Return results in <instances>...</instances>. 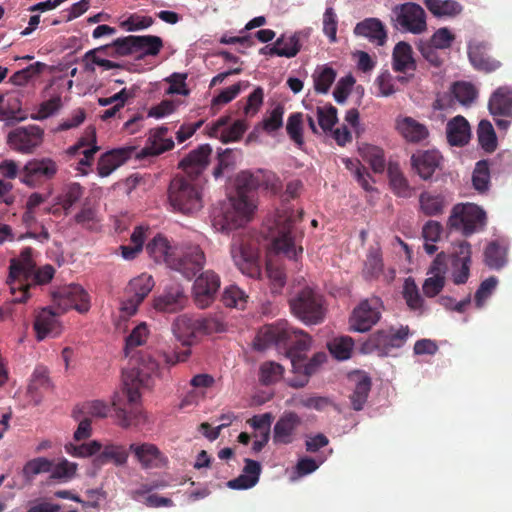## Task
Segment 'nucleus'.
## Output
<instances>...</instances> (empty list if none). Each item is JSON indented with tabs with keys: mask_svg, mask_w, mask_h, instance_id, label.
I'll return each mask as SVG.
<instances>
[{
	"mask_svg": "<svg viewBox=\"0 0 512 512\" xmlns=\"http://www.w3.org/2000/svg\"><path fill=\"white\" fill-rule=\"evenodd\" d=\"M402 296L411 311L418 315H421L426 311L425 301L422 298L418 286L413 278L408 277L405 279L402 288Z\"/></svg>",
	"mask_w": 512,
	"mask_h": 512,
	"instance_id": "obj_41",
	"label": "nucleus"
},
{
	"mask_svg": "<svg viewBox=\"0 0 512 512\" xmlns=\"http://www.w3.org/2000/svg\"><path fill=\"white\" fill-rule=\"evenodd\" d=\"M62 106H63V104H62L61 96L54 95L50 99L43 101L39 105L37 112L31 115V118L33 120H38V121L47 119V118L53 116L54 114H56L57 112H59L60 109L62 108Z\"/></svg>",
	"mask_w": 512,
	"mask_h": 512,
	"instance_id": "obj_56",
	"label": "nucleus"
},
{
	"mask_svg": "<svg viewBox=\"0 0 512 512\" xmlns=\"http://www.w3.org/2000/svg\"><path fill=\"white\" fill-rule=\"evenodd\" d=\"M54 301L62 311L75 309L79 313H86L90 309L89 295L78 284H70L58 290L54 294Z\"/></svg>",
	"mask_w": 512,
	"mask_h": 512,
	"instance_id": "obj_16",
	"label": "nucleus"
},
{
	"mask_svg": "<svg viewBox=\"0 0 512 512\" xmlns=\"http://www.w3.org/2000/svg\"><path fill=\"white\" fill-rule=\"evenodd\" d=\"M56 172L57 165L52 159H33L25 164L21 181L32 185L34 178H51Z\"/></svg>",
	"mask_w": 512,
	"mask_h": 512,
	"instance_id": "obj_26",
	"label": "nucleus"
},
{
	"mask_svg": "<svg viewBox=\"0 0 512 512\" xmlns=\"http://www.w3.org/2000/svg\"><path fill=\"white\" fill-rule=\"evenodd\" d=\"M125 357L129 367L122 374L123 388L114 393L111 402L120 425L130 427L144 421L143 412L138 407L141 390L152 387L161 375V368L155 356L147 350Z\"/></svg>",
	"mask_w": 512,
	"mask_h": 512,
	"instance_id": "obj_1",
	"label": "nucleus"
},
{
	"mask_svg": "<svg viewBox=\"0 0 512 512\" xmlns=\"http://www.w3.org/2000/svg\"><path fill=\"white\" fill-rule=\"evenodd\" d=\"M485 263L493 269L501 268L506 262V249L497 243H490L485 250Z\"/></svg>",
	"mask_w": 512,
	"mask_h": 512,
	"instance_id": "obj_61",
	"label": "nucleus"
},
{
	"mask_svg": "<svg viewBox=\"0 0 512 512\" xmlns=\"http://www.w3.org/2000/svg\"><path fill=\"white\" fill-rule=\"evenodd\" d=\"M353 346V340L348 336L334 338L328 344L330 353L338 360H346L350 358Z\"/></svg>",
	"mask_w": 512,
	"mask_h": 512,
	"instance_id": "obj_53",
	"label": "nucleus"
},
{
	"mask_svg": "<svg viewBox=\"0 0 512 512\" xmlns=\"http://www.w3.org/2000/svg\"><path fill=\"white\" fill-rule=\"evenodd\" d=\"M135 456L144 468L162 467L166 464V457L161 450H134Z\"/></svg>",
	"mask_w": 512,
	"mask_h": 512,
	"instance_id": "obj_58",
	"label": "nucleus"
},
{
	"mask_svg": "<svg viewBox=\"0 0 512 512\" xmlns=\"http://www.w3.org/2000/svg\"><path fill=\"white\" fill-rule=\"evenodd\" d=\"M135 152L134 147H123L103 154L98 161V173L101 177L109 176L124 164Z\"/></svg>",
	"mask_w": 512,
	"mask_h": 512,
	"instance_id": "obj_27",
	"label": "nucleus"
},
{
	"mask_svg": "<svg viewBox=\"0 0 512 512\" xmlns=\"http://www.w3.org/2000/svg\"><path fill=\"white\" fill-rule=\"evenodd\" d=\"M336 72L327 65L318 66L313 73L314 88L319 93H327L335 81Z\"/></svg>",
	"mask_w": 512,
	"mask_h": 512,
	"instance_id": "obj_48",
	"label": "nucleus"
},
{
	"mask_svg": "<svg viewBox=\"0 0 512 512\" xmlns=\"http://www.w3.org/2000/svg\"><path fill=\"white\" fill-rule=\"evenodd\" d=\"M110 409L109 406L101 400L89 401L79 409L74 411V417L80 420L78 413L83 414L84 417L104 418L108 415Z\"/></svg>",
	"mask_w": 512,
	"mask_h": 512,
	"instance_id": "obj_55",
	"label": "nucleus"
},
{
	"mask_svg": "<svg viewBox=\"0 0 512 512\" xmlns=\"http://www.w3.org/2000/svg\"><path fill=\"white\" fill-rule=\"evenodd\" d=\"M230 256L237 269L250 278L261 274L257 242L249 235L234 234L230 243Z\"/></svg>",
	"mask_w": 512,
	"mask_h": 512,
	"instance_id": "obj_8",
	"label": "nucleus"
},
{
	"mask_svg": "<svg viewBox=\"0 0 512 512\" xmlns=\"http://www.w3.org/2000/svg\"><path fill=\"white\" fill-rule=\"evenodd\" d=\"M34 328L38 340H43L48 336L55 337L60 331V323L56 313L50 309H42L35 320Z\"/></svg>",
	"mask_w": 512,
	"mask_h": 512,
	"instance_id": "obj_32",
	"label": "nucleus"
},
{
	"mask_svg": "<svg viewBox=\"0 0 512 512\" xmlns=\"http://www.w3.org/2000/svg\"><path fill=\"white\" fill-rule=\"evenodd\" d=\"M286 130L290 139L299 148H301L304 145L303 116L301 113H293L289 116L286 124Z\"/></svg>",
	"mask_w": 512,
	"mask_h": 512,
	"instance_id": "obj_57",
	"label": "nucleus"
},
{
	"mask_svg": "<svg viewBox=\"0 0 512 512\" xmlns=\"http://www.w3.org/2000/svg\"><path fill=\"white\" fill-rule=\"evenodd\" d=\"M82 148L85 149L82 151L83 157L79 160V165L89 166L94 154L99 149L98 146H96V132L94 128H88L86 130V136L81 138L76 145L69 148L68 152L70 154H76L78 150Z\"/></svg>",
	"mask_w": 512,
	"mask_h": 512,
	"instance_id": "obj_40",
	"label": "nucleus"
},
{
	"mask_svg": "<svg viewBox=\"0 0 512 512\" xmlns=\"http://www.w3.org/2000/svg\"><path fill=\"white\" fill-rule=\"evenodd\" d=\"M419 202L422 212L429 216L441 214L446 205L443 195L428 192L420 195Z\"/></svg>",
	"mask_w": 512,
	"mask_h": 512,
	"instance_id": "obj_49",
	"label": "nucleus"
},
{
	"mask_svg": "<svg viewBox=\"0 0 512 512\" xmlns=\"http://www.w3.org/2000/svg\"><path fill=\"white\" fill-rule=\"evenodd\" d=\"M396 129L406 141L411 143H420L429 137L428 128L412 117H398Z\"/></svg>",
	"mask_w": 512,
	"mask_h": 512,
	"instance_id": "obj_30",
	"label": "nucleus"
},
{
	"mask_svg": "<svg viewBox=\"0 0 512 512\" xmlns=\"http://www.w3.org/2000/svg\"><path fill=\"white\" fill-rule=\"evenodd\" d=\"M259 188L258 171L241 172L236 178V196L212 214V226L217 232L229 233L247 224L256 210L253 191Z\"/></svg>",
	"mask_w": 512,
	"mask_h": 512,
	"instance_id": "obj_2",
	"label": "nucleus"
},
{
	"mask_svg": "<svg viewBox=\"0 0 512 512\" xmlns=\"http://www.w3.org/2000/svg\"><path fill=\"white\" fill-rule=\"evenodd\" d=\"M146 250L155 262L165 263L170 268V261L176 253V244L172 245L166 237L157 235L147 244Z\"/></svg>",
	"mask_w": 512,
	"mask_h": 512,
	"instance_id": "obj_34",
	"label": "nucleus"
},
{
	"mask_svg": "<svg viewBox=\"0 0 512 512\" xmlns=\"http://www.w3.org/2000/svg\"><path fill=\"white\" fill-rule=\"evenodd\" d=\"M447 141L451 146H464L471 137V129L468 121L463 116H456L446 125Z\"/></svg>",
	"mask_w": 512,
	"mask_h": 512,
	"instance_id": "obj_33",
	"label": "nucleus"
},
{
	"mask_svg": "<svg viewBox=\"0 0 512 512\" xmlns=\"http://www.w3.org/2000/svg\"><path fill=\"white\" fill-rule=\"evenodd\" d=\"M53 462L43 458H35L28 461L23 467V476L30 481L35 475L51 471Z\"/></svg>",
	"mask_w": 512,
	"mask_h": 512,
	"instance_id": "obj_63",
	"label": "nucleus"
},
{
	"mask_svg": "<svg viewBox=\"0 0 512 512\" xmlns=\"http://www.w3.org/2000/svg\"><path fill=\"white\" fill-rule=\"evenodd\" d=\"M324 462V459L311 458V457H302L298 460L295 469L291 475V480L296 481L301 477L309 475L316 471L319 466Z\"/></svg>",
	"mask_w": 512,
	"mask_h": 512,
	"instance_id": "obj_59",
	"label": "nucleus"
},
{
	"mask_svg": "<svg viewBox=\"0 0 512 512\" xmlns=\"http://www.w3.org/2000/svg\"><path fill=\"white\" fill-rule=\"evenodd\" d=\"M54 274L55 269L49 264L36 270L32 258V249H23L20 256L12 259L10 264L7 284L13 296L12 301L24 302L29 297L28 287L31 284H46L53 278Z\"/></svg>",
	"mask_w": 512,
	"mask_h": 512,
	"instance_id": "obj_4",
	"label": "nucleus"
},
{
	"mask_svg": "<svg viewBox=\"0 0 512 512\" xmlns=\"http://www.w3.org/2000/svg\"><path fill=\"white\" fill-rule=\"evenodd\" d=\"M485 223V211L473 203L455 205L448 219L449 226L461 231L464 235L473 234L483 228Z\"/></svg>",
	"mask_w": 512,
	"mask_h": 512,
	"instance_id": "obj_12",
	"label": "nucleus"
},
{
	"mask_svg": "<svg viewBox=\"0 0 512 512\" xmlns=\"http://www.w3.org/2000/svg\"><path fill=\"white\" fill-rule=\"evenodd\" d=\"M109 53L111 51L107 45L88 51L84 56L85 70L94 72L96 66L104 70L119 68L120 64L105 58V56H110Z\"/></svg>",
	"mask_w": 512,
	"mask_h": 512,
	"instance_id": "obj_39",
	"label": "nucleus"
},
{
	"mask_svg": "<svg viewBox=\"0 0 512 512\" xmlns=\"http://www.w3.org/2000/svg\"><path fill=\"white\" fill-rule=\"evenodd\" d=\"M488 50V44L483 41L473 40L468 45V56L471 64L478 70L486 72L493 71L500 66V63L496 60L490 59L486 52Z\"/></svg>",
	"mask_w": 512,
	"mask_h": 512,
	"instance_id": "obj_31",
	"label": "nucleus"
},
{
	"mask_svg": "<svg viewBox=\"0 0 512 512\" xmlns=\"http://www.w3.org/2000/svg\"><path fill=\"white\" fill-rule=\"evenodd\" d=\"M409 335L407 326L390 331H380L374 334L367 343L364 344L362 350L364 353L378 351L381 354L387 347H400Z\"/></svg>",
	"mask_w": 512,
	"mask_h": 512,
	"instance_id": "obj_19",
	"label": "nucleus"
},
{
	"mask_svg": "<svg viewBox=\"0 0 512 512\" xmlns=\"http://www.w3.org/2000/svg\"><path fill=\"white\" fill-rule=\"evenodd\" d=\"M301 424L300 417L294 412H285L275 423L273 428V442L276 445L292 443L295 433Z\"/></svg>",
	"mask_w": 512,
	"mask_h": 512,
	"instance_id": "obj_23",
	"label": "nucleus"
},
{
	"mask_svg": "<svg viewBox=\"0 0 512 512\" xmlns=\"http://www.w3.org/2000/svg\"><path fill=\"white\" fill-rule=\"evenodd\" d=\"M354 34L368 39L377 46H383L387 41L385 25L378 18H366L357 23Z\"/></svg>",
	"mask_w": 512,
	"mask_h": 512,
	"instance_id": "obj_28",
	"label": "nucleus"
},
{
	"mask_svg": "<svg viewBox=\"0 0 512 512\" xmlns=\"http://www.w3.org/2000/svg\"><path fill=\"white\" fill-rule=\"evenodd\" d=\"M136 52L141 51L144 55L155 56L163 47L162 39L154 35L135 36Z\"/></svg>",
	"mask_w": 512,
	"mask_h": 512,
	"instance_id": "obj_54",
	"label": "nucleus"
},
{
	"mask_svg": "<svg viewBox=\"0 0 512 512\" xmlns=\"http://www.w3.org/2000/svg\"><path fill=\"white\" fill-rule=\"evenodd\" d=\"M424 4L436 17H452L462 10L461 5L454 0H424Z\"/></svg>",
	"mask_w": 512,
	"mask_h": 512,
	"instance_id": "obj_45",
	"label": "nucleus"
},
{
	"mask_svg": "<svg viewBox=\"0 0 512 512\" xmlns=\"http://www.w3.org/2000/svg\"><path fill=\"white\" fill-rule=\"evenodd\" d=\"M167 132L168 129L166 127H159L150 130L145 147L136 153V156L138 158L157 156L172 149L174 141L172 138L166 136Z\"/></svg>",
	"mask_w": 512,
	"mask_h": 512,
	"instance_id": "obj_24",
	"label": "nucleus"
},
{
	"mask_svg": "<svg viewBox=\"0 0 512 512\" xmlns=\"http://www.w3.org/2000/svg\"><path fill=\"white\" fill-rule=\"evenodd\" d=\"M441 159L436 150L417 151L411 157V165L423 180H428L439 167Z\"/></svg>",
	"mask_w": 512,
	"mask_h": 512,
	"instance_id": "obj_25",
	"label": "nucleus"
},
{
	"mask_svg": "<svg viewBox=\"0 0 512 512\" xmlns=\"http://www.w3.org/2000/svg\"><path fill=\"white\" fill-rule=\"evenodd\" d=\"M211 152L212 149L210 146L204 144L191 151L180 162L179 165L183 169L187 178L198 179V176L205 170L208 165Z\"/></svg>",
	"mask_w": 512,
	"mask_h": 512,
	"instance_id": "obj_21",
	"label": "nucleus"
},
{
	"mask_svg": "<svg viewBox=\"0 0 512 512\" xmlns=\"http://www.w3.org/2000/svg\"><path fill=\"white\" fill-rule=\"evenodd\" d=\"M292 313L306 325L321 323L325 317L322 296L310 287L303 288L290 299Z\"/></svg>",
	"mask_w": 512,
	"mask_h": 512,
	"instance_id": "obj_9",
	"label": "nucleus"
},
{
	"mask_svg": "<svg viewBox=\"0 0 512 512\" xmlns=\"http://www.w3.org/2000/svg\"><path fill=\"white\" fill-rule=\"evenodd\" d=\"M170 269L192 279L204 267L206 258L199 245L190 242L176 244V251Z\"/></svg>",
	"mask_w": 512,
	"mask_h": 512,
	"instance_id": "obj_11",
	"label": "nucleus"
},
{
	"mask_svg": "<svg viewBox=\"0 0 512 512\" xmlns=\"http://www.w3.org/2000/svg\"><path fill=\"white\" fill-rule=\"evenodd\" d=\"M295 215L288 208L277 210L267 223V238L271 241V249L275 254H282L291 260H298L303 248L297 244L294 235Z\"/></svg>",
	"mask_w": 512,
	"mask_h": 512,
	"instance_id": "obj_6",
	"label": "nucleus"
},
{
	"mask_svg": "<svg viewBox=\"0 0 512 512\" xmlns=\"http://www.w3.org/2000/svg\"><path fill=\"white\" fill-rule=\"evenodd\" d=\"M214 382V378L209 374L195 375L190 381L193 389L183 398L181 407L195 405L200 399H204L205 389L212 387Z\"/></svg>",
	"mask_w": 512,
	"mask_h": 512,
	"instance_id": "obj_37",
	"label": "nucleus"
},
{
	"mask_svg": "<svg viewBox=\"0 0 512 512\" xmlns=\"http://www.w3.org/2000/svg\"><path fill=\"white\" fill-rule=\"evenodd\" d=\"M186 303L184 291L180 285H174L164 290V292L155 297L153 308L160 313H175L183 309Z\"/></svg>",
	"mask_w": 512,
	"mask_h": 512,
	"instance_id": "obj_22",
	"label": "nucleus"
},
{
	"mask_svg": "<svg viewBox=\"0 0 512 512\" xmlns=\"http://www.w3.org/2000/svg\"><path fill=\"white\" fill-rule=\"evenodd\" d=\"M451 261L452 278L455 284H464L469 278L471 246L466 241L453 245L450 256L439 253L433 261L428 278L423 283V292L427 297L436 296L444 287L447 260Z\"/></svg>",
	"mask_w": 512,
	"mask_h": 512,
	"instance_id": "obj_3",
	"label": "nucleus"
},
{
	"mask_svg": "<svg viewBox=\"0 0 512 512\" xmlns=\"http://www.w3.org/2000/svg\"><path fill=\"white\" fill-rule=\"evenodd\" d=\"M154 285L155 282L152 276L147 273H142L130 280L126 288V295L143 301L151 292Z\"/></svg>",
	"mask_w": 512,
	"mask_h": 512,
	"instance_id": "obj_42",
	"label": "nucleus"
},
{
	"mask_svg": "<svg viewBox=\"0 0 512 512\" xmlns=\"http://www.w3.org/2000/svg\"><path fill=\"white\" fill-rule=\"evenodd\" d=\"M230 117H220L215 122L207 125V133L210 137L220 139L223 143L237 141L246 131L247 126L243 121H235L229 125Z\"/></svg>",
	"mask_w": 512,
	"mask_h": 512,
	"instance_id": "obj_20",
	"label": "nucleus"
},
{
	"mask_svg": "<svg viewBox=\"0 0 512 512\" xmlns=\"http://www.w3.org/2000/svg\"><path fill=\"white\" fill-rule=\"evenodd\" d=\"M472 183L473 187L478 192H485L489 188L490 183V172L488 168V164L485 161H479L472 175Z\"/></svg>",
	"mask_w": 512,
	"mask_h": 512,
	"instance_id": "obj_64",
	"label": "nucleus"
},
{
	"mask_svg": "<svg viewBox=\"0 0 512 512\" xmlns=\"http://www.w3.org/2000/svg\"><path fill=\"white\" fill-rule=\"evenodd\" d=\"M391 23L395 29L414 35L427 31L425 10L414 2L395 5L391 12Z\"/></svg>",
	"mask_w": 512,
	"mask_h": 512,
	"instance_id": "obj_10",
	"label": "nucleus"
},
{
	"mask_svg": "<svg viewBox=\"0 0 512 512\" xmlns=\"http://www.w3.org/2000/svg\"><path fill=\"white\" fill-rule=\"evenodd\" d=\"M273 419V415L267 412L255 415L247 420V424L252 430V448H263L268 443Z\"/></svg>",
	"mask_w": 512,
	"mask_h": 512,
	"instance_id": "obj_29",
	"label": "nucleus"
},
{
	"mask_svg": "<svg viewBox=\"0 0 512 512\" xmlns=\"http://www.w3.org/2000/svg\"><path fill=\"white\" fill-rule=\"evenodd\" d=\"M150 335V329L145 322L136 325L125 339V356L140 352L137 348L144 345Z\"/></svg>",
	"mask_w": 512,
	"mask_h": 512,
	"instance_id": "obj_43",
	"label": "nucleus"
},
{
	"mask_svg": "<svg viewBox=\"0 0 512 512\" xmlns=\"http://www.w3.org/2000/svg\"><path fill=\"white\" fill-rule=\"evenodd\" d=\"M381 308V300L377 297L361 301L349 318L350 330L359 333L369 331L380 320Z\"/></svg>",
	"mask_w": 512,
	"mask_h": 512,
	"instance_id": "obj_13",
	"label": "nucleus"
},
{
	"mask_svg": "<svg viewBox=\"0 0 512 512\" xmlns=\"http://www.w3.org/2000/svg\"><path fill=\"white\" fill-rule=\"evenodd\" d=\"M308 31L296 32L289 37L281 36L275 42V44L269 49L271 55H277L280 57L292 58L295 57L300 51V37H307Z\"/></svg>",
	"mask_w": 512,
	"mask_h": 512,
	"instance_id": "obj_36",
	"label": "nucleus"
},
{
	"mask_svg": "<svg viewBox=\"0 0 512 512\" xmlns=\"http://www.w3.org/2000/svg\"><path fill=\"white\" fill-rule=\"evenodd\" d=\"M489 110L493 115L512 116V89L498 88L489 100Z\"/></svg>",
	"mask_w": 512,
	"mask_h": 512,
	"instance_id": "obj_38",
	"label": "nucleus"
},
{
	"mask_svg": "<svg viewBox=\"0 0 512 512\" xmlns=\"http://www.w3.org/2000/svg\"><path fill=\"white\" fill-rule=\"evenodd\" d=\"M392 67L396 72L408 73L416 69L412 46L405 42H398L392 53Z\"/></svg>",
	"mask_w": 512,
	"mask_h": 512,
	"instance_id": "obj_35",
	"label": "nucleus"
},
{
	"mask_svg": "<svg viewBox=\"0 0 512 512\" xmlns=\"http://www.w3.org/2000/svg\"><path fill=\"white\" fill-rule=\"evenodd\" d=\"M478 141L486 152H493L497 147V138L492 124L482 120L478 125Z\"/></svg>",
	"mask_w": 512,
	"mask_h": 512,
	"instance_id": "obj_52",
	"label": "nucleus"
},
{
	"mask_svg": "<svg viewBox=\"0 0 512 512\" xmlns=\"http://www.w3.org/2000/svg\"><path fill=\"white\" fill-rule=\"evenodd\" d=\"M169 201L174 210L193 215L203 207L200 179L175 177L169 186Z\"/></svg>",
	"mask_w": 512,
	"mask_h": 512,
	"instance_id": "obj_7",
	"label": "nucleus"
},
{
	"mask_svg": "<svg viewBox=\"0 0 512 512\" xmlns=\"http://www.w3.org/2000/svg\"><path fill=\"white\" fill-rule=\"evenodd\" d=\"M370 388V379L368 377L361 376L359 380L356 382V386L351 395L352 406L355 410L359 411L363 408L367 400Z\"/></svg>",
	"mask_w": 512,
	"mask_h": 512,
	"instance_id": "obj_60",
	"label": "nucleus"
},
{
	"mask_svg": "<svg viewBox=\"0 0 512 512\" xmlns=\"http://www.w3.org/2000/svg\"><path fill=\"white\" fill-rule=\"evenodd\" d=\"M364 161L369 163L375 173H382L386 166L384 151L374 145L364 144L359 148Z\"/></svg>",
	"mask_w": 512,
	"mask_h": 512,
	"instance_id": "obj_46",
	"label": "nucleus"
},
{
	"mask_svg": "<svg viewBox=\"0 0 512 512\" xmlns=\"http://www.w3.org/2000/svg\"><path fill=\"white\" fill-rule=\"evenodd\" d=\"M212 328V321L205 318H193L181 315L173 323L172 331L176 339L184 346L192 345L197 337L209 333Z\"/></svg>",
	"mask_w": 512,
	"mask_h": 512,
	"instance_id": "obj_14",
	"label": "nucleus"
},
{
	"mask_svg": "<svg viewBox=\"0 0 512 512\" xmlns=\"http://www.w3.org/2000/svg\"><path fill=\"white\" fill-rule=\"evenodd\" d=\"M291 355V367L295 376L290 378L288 383L290 386L296 388L305 386L309 377L315 373L316 369L326 360L325 353H317L309 361H307L305 356Z\"/></svg>",
	"mask_w": 512,
	"mask_h": 512,
	"instance_id": "obj_17",
	"label": "nucleus"
},
{
	"mask_svg": "<svg viewBox=\"0 0 512 512\" xmlns=\"http://www.w3.org/2000/svg\"><path fill=\"white\" fill-rule=\"evenodd\" d=\"M222 301L228 307L243 309L247 301V295L238 286L230 285L225 288Z\"/></svg>",
	"mask_w": 512,
	"mask_h": 512,
	"instance_id": "obj_62",
	"label": "nucleus"
},
{
	"mask_svg": "<svg viewBox=\"0 0 512 512\" xmlns=\"http://www.w3.org/2000/svg\"><path fill=\"white\" fill-rule=\"evenodd\" d=\"M407 81V78L404 76L393 77L389 72H382L375 80V84L379 89L378 95L383 97H388L394 94L398 87L396 86L397 82L404 84Z\"/></svg>",
	"mask_w": 512,
	"mask_h": 512,
	"instance_id": "obj_51",
	"label": "nucleus"
},
{
	"mask_svg": "<svg viewBox=\"0 0 512 512\" xmlns=\"http://www.w3.org/2000/svg\"><path fill=\"white\" fill-rule=\"evenodd\" d=\"M271 345L291 346L288 351V358L291 361V354L303 356L301 353L311 348L312 339L303 330L290 326L286 321L266 325L259 330L254 340V348L263 351Z\"/></svg>",
	"mask_w": 512,
	"mask_h": 512,
	"instance_id": "obj_5",
	"label": "nucleus"
},
{
	"mask_svg": "<svg viewBox=\"0 0 512 512\" xmlns=\"http://www.w3.org/2000/svg\"><path fill=\"white\" fill-rule=\"evenodd\" d=\"M47 65L43 62H35L28 67L15 72L9 82L16 86H24L32 79L40 75Z\"/></svg>",
	"mask_w": 512,
	"mask_h": 512,
	"instance_id": "obj_50",
	"label": "nucleus"
},
{
	"mask_svg": "<svg viewBox=\"0 0 512 512\" xmlns=\"http://www.w3.org/2000/svg\"><path fill=\"white\" fill-rule=\"evenodd\" d=\"M388 176L390 186L399 197L407 198L411 195V189L397 164H389Z\"/></svg>",
	"mask_w": 512,
	"mask_h": 512,
	"instance_id": "obj_47",
	"label": "nucleus"
},
{
	"mask_svg": "<svg viewBox=\"0 0 512 512\" xmlns=\"http://www.w3.org/2000/svg\"><path fill=\"white\" fill-rule=\"evenodd\" d=\"M219 287L220 278L211 270H207L197 277L193 285V295L197 306L208 307L213 302Z\"/></svg>",
	"mask_w": 512,
	"mask_h": 512,
	"instance_id": "obj_18",
	"label": "nucleus"
},
{
	"mask_svg": "<svg viewBox=\"0 0 512 512\" xmlns=\"http://www.w3.org/2000/svg\"><path fill=\"white\" fill-rule=\"evenodd\" d=\"M49 388L50 379L48 377V370L42 366L35 368L27 389L33 401L37 404L40 401L39 394Z\"/></svg>",
	"mask_w": 512,
	"mask_h": 512,
	"instance_id": "obj_44",
	"label": "nucleus"
},
{
	"mask_svg": "<svg viewBox=\"0 0 512 512\" xmlns=\"http://www.w3.org/2000/svg\"><path fill=\"white\" fill-rule=\"evenodd\" d=\"M44 131L37 125L18 127L9 132L7 143L13 150L29 154L43 141Z\"/></svg>",
	"mask_w": 512,
	"mask_h": 512,
	"instance_id": "obj_15",
	"label": "nucleus"
}]
</instances>
